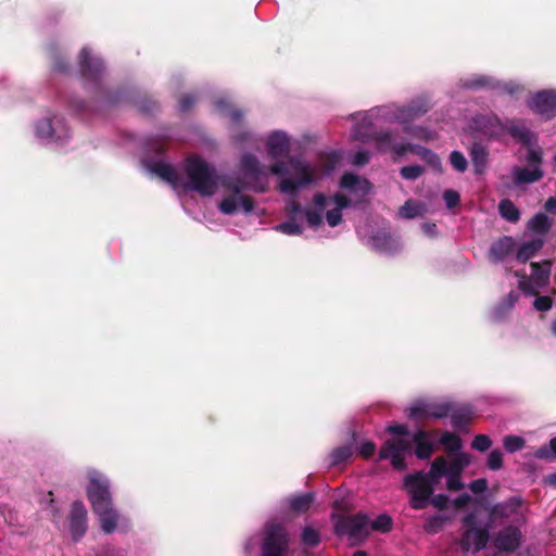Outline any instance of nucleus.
<instances>
[{"mask_svg":"<svg viewBox=\"0 0 556 556\" xmlns=\"http://www.w3.org/2000/svg\"><path fill=\"white\" fill-rule=\"evenodd\" d=\"M370 111L376 119L399 124V103L391 102L388 104L378 105L370 109Z\"/></svg>","mask_w":556,"mask_h":556,"instance_id":"38","label":"nucleus"},{"mask_svg":"<svg viewBox=\"0 0 556 556\" xmlns=\"http://www.w3.org/2000/svg\"><path fill=\"white\" fill-rule=\"evenodd\" d=\"M514 250V240L511 237L504 236L495 241L489 251V258L493 263L505 260Z\"/></svg>","mask_w":556,"mask_h":556,"instance_id":"31","label":"nucleus"},{"mask_svg":"<svg viewBox=\"0 0 556 556\" xmlns=\"http://www.w3.org/2000/svg\"><path fill=\"white\" fill-rule=\"evenodd\" d=\"M48 49L53 60V70L59 73H67L68 65L65 62L64 58L58 52L56 46L50 45Z\"/></svg>","mask_w":556,"mask_h":556,"instance_id":"50","label":"nucleus"},{"mask_svg":"<svg viewBox=\"0 0 556 556\" xmlns=\"http://www.w3.org/2000/svg\"><path fill=\"white\" fill-rule=\"evenodd\" d=\"M464 531L459 540L463 552L479 553L490 539V523H482L477 511H470L462 519Z\"/></svg>","mask_w":556,"mask_h":556,"instance_id":"9","label":"nucleus"},{"mask_svg":"<svg viewBox=\"0 0 556 556\" xmlns=\"http://www.w3.org/2000/svg\"><path fill=\"white\" fill-rule=\"evenodd\" d=\"M266 150L273 159L286 156L290 151V137L283 130H275L266 138Z\"/></svg>","mask_w":556,"mask_h":556,"instance_id":"26","label":"nucleus"},{"mask_svg":"<svg viewBox=\"0 0 556 556\" xmlns=\"http://www.w3.org/2000/svg\"><path fill=\"white\" fill-rule=\"evenodd\" d=\"M350 118L355 122L351 129L352 139L364 143L371 142L375 132H377L374 128V121L377 119L371 111L356 112L351 114Z\"/></svg>","mask_w":556,"mask_h":556,"instance_id":"18","label":"nucleus"},{"mask_svg":"<svg viewBox=\"0 0 556 556\" xmlns=\"http://www.w3.org/2000/svg\"><path fill=\"white\" fill-rule=\"evenodd\" d=\"M34 136L41 144L56 149L66 148L73 138L66 118L53 111L47 112L34 123Z\"/></svg>","mask_w":556,"mask_h":556,"instance_id":"5","label":"nucleus"},{"mask_svg":"<svg viewBox=\"0 0 556 556\" xmlns=\"http://www.w3.org/2000/svg\"><path fill=\"white\" fill-rule=\"evenodd\" d=\"M488 149L478 142H475L470 149V157L476 174L484 173L488 164Z\"/></svg>","mask_w":556,"mask_h":556,"instance_id":"40","label":"nucleus"},{"mask_svg":"<svg viewBox=\"0 0 556 556\" xmlns=\"http://www.w3.org/2000/svg\"><path fill=\"white\" fill-rule=\"evenodd\" d=\"M315 494L312 492L298 494L290 496L286 498V503L288 504L289 508L296 513V514H303L309 509L312 504L314 503Z\"/></svg>","mask_w":556,"mask_h":556,"instance_id":"37","label":"nucleus"},{"mask_svg":"<svg viewBox=\"0 0 556 556\" xmlns=\"http://www.w3.org/2000/svg\"><path fill=\"white\" fill-rule=\"evenodd\" d=\"M197 96L193 93H186L179 100V111L187 112L189 111L197 102Z\"/></svg>","mask_w":556,"mask_h":556,"instance_id":"61","label":"nucleus"},{"mask_svg":"<svg viewBox=\"0 0 556 556\" xmlns=\"http://www.w3.org/2000/svg\"><path fill=\"white\" fill-rule=\"evenodd\" d=\"M498 213L505 220L517 223L520 219V211L509 199L501 200L498 203Z\"/></svg>","mask_w":556,"mask_h":556,"instance_id":"45","label":"nucleus"},{"mask_svg":"<svg viewBox=\"0 0 556 556\" xmlns=\"http://www.w3.org/2000/svg\"><path fill=\"white\" fill-rule=\"evenodd\" d=\"M327 210V195L323 192L314 194L312 205L303 207L296 201H290L286 204V220L275 227V229L287 236H301L304 231L303 222L307 226L317 230L325 220Z\"/></svg>","mask_w":556,"mask_h":556,"instance_id":"4","label":"nucleus"},{"mask_svg":"<svg viewBox=\"0 0 556 556\" xmlns=\"http://www.w3.org/2000/svg\"><path fill=\"white\" fill-rule=\"evenodd\" d=\"M505 121L494 114H479L472 117L470 126L473 130L490 138H500L505 135Z\"/></svg>","mask_w":556,"mask_h":556,"instance_id":"21","label":"nucleus"},{"mask_svg":"<svg viewBox=\"0 0 556 556\" xmlns=\"http://www.w3.org/2000/svg\"><path fill=\"white\" fill-rule=\"evenodd\" d=\"M521 536L519 528L507 526L495 534L493 545L500 552H514L520 546Z\"/></svg>","mask_w":556,"mask_h":556,"instance_id":"23","label":"nucleus"},{"mask_svg":"<svg viewBox=\"0 0 556 556\" xmlns=\"http://www.w3.org/2000/svg\"><path fill=\"white\" fill-rule=\"evenodd\" d=\"M439 443L444 447V450L450 453L452 456L456 453H463V441L462 439L452 432L444 431L440 439Z\"/></svg>","mask_w":556,"mask_h":556,"instance_id":"43","label":"nucleus"},{"mask_svg":"<svg viewBox=\"0 0 556 556\" xmlns=\"http://www.w3.org/2000/svg\"><path fill=\"white\" fill-rule=\"evenodd\" d=\"M533 306L536 311L547 312L553 306V300L548 295H539L535 298Z\"/></svg>","mask_w":556,"mask_h":556,"instance_id":"60","label":"nucleus"},{"mask_svg":"<svg viewBox=\"0 0 556 556\" xmlns=\"http://www.w3.org/2000/svg\"><path fill=\"white\" fill-rule=\"evenodd\" d=\"M450 163H451L452 167L459 173H464L468 167V162H467L465 155L460 151H457V150H454L451 152Z\"/></svg>","mask_w":556,"mask_h":556,"instance_id":"53","label":"nucleus"},{"mask_svg":"<svg viewBox=\"0 0 556 556\" xmlns=\"http://www.w3.org/2000/svg\"><path fill=\"white\" fill-rule=\"evenodd\" d=\"M427 213V205L422 202L409 199L399 208L397 216L402 219H413L424 216Z\"/></svg>","mask_w":556,"mask_h":556,"instance_id":"35","label":"nucleus"},{"mask_svg":"<svg viewBox=\"0 0 556 556\" xmlns=\"http://www.w3.org/2000/svg\"><path fill=\"white\" fill-rule=\"evenodd\" d=\"M432 99L429 93H420L405 104H399V125L402 128L412 124L415 119L427 114L432 108Z\"/></svg>","mask_w":556,"mask_h":556,"instance_id":"17","label":"nucleus"},{"mask_svg":"<svg viewBox=\"0 0 556 556\" xmlns=\"http://www.w3.org/2000/svg\"><path fill=\"white\" fill-rule=\"evenodd\" d=\"M486 465L491 470H498L503 466V453L500 450H493L488 456Z\"/></svg>","mask_w":556,"mask_h":556,"instance_id":"56","label":"nucleus"},{"mask_svg":"<svg viewBox=\"0 0 556 556\" xmlns=\"http://www.w3.org/2000/svg\"><path fill=\"white\" fill-rule=\"evenodd\" d=\"M86 478V494L91 507L113 500L111 481L104 472L96 468H88Z\"/></svg>","mask_w":556,"mask_h":556,"instance_id":"13","label":"nucleus"},{"mask_svg":"<svg viewBox=\"0 0 556 556\" xmlns=\"http://www.w3.org/2000/svg\"><path fill=\"white\" fill-rule=\"evenodd\" d=\"M519 300V292L511 290L505 298L501 299L491 312V319L495 323L505 321L513 312Z\"/></svg>","mask_w":556,"mask_h":556,"instance_id":"28","label":"nucleus"},{"mask_svg":"<svg viewBox=\"0 0 556 556\" xmlns=\"http://www.w3.org/2000/svg\"><path fill=\"white\" fill-rule=\"evenodd\" d=\"M357 452L361 456L368 458L374 455L376 451V444L371 441L365 440L357 443Z\"/></svg>","mask_w":556,"mask_h":556,"instance_id":"59","label":"nucleus"},{"mask_svg":"<svg viewBox=\"0 0 556 556\" xmlns=\"http://www.w3.org/2000/svg\"><path fill=\"white\" fill-rule=\"evenodd\" d=\"M91 508L98 517L102 532L105 534L125 531L129 526L128 519L115 507L113 500Z\"/></svg>","mask_w":556,"mask_h":556,"instance_id":"14","label":"nucleus"},{"mask_svg":"<svg viewBox=\"0 0 556 556\" xmlns=\"http://www.w3.org/2000/svg\"><path fill=\"white\" fill-rule=\"evenodd\" d=\"M402 129L408 137L413 139L429 142L437 138V134L434 130L421 125H413L412 123L409 125L404 126Z\"/></svg>","mask_w":556,"mask_h":556,"instance_id":"42","label":"nucleus"},{"mask_svg":"<svg viewBox=\"0 0 556 556\" xmlns=\"http://www.w3.org/2000/svg\"><path fill=\"white\" fill-rule=\"evenodd\" d=\"M400 174L406 180H416L424 174V167L420 165H408L401 168Z\"/></svg>","mask_w":556,"mask_h":556,"instance_id":"54","label":"nucleus"},{"mask_svg":"<svg viewBox=\"0 0 556 556\" xmlns=\"http://www.w3.org/2000/svg\"><path fill=\"white\" fill-rule=\"evenodd\" d=\"M505 134H509L516 141L530 144L534 138L533 132L520 121L505 119Z\"/></svg>","mask_w":556,"mask_h":556,"instance_id":"30","label":"nucleus"},{"mask_svg":"<svg viewBox=\"0 0 556 556\" xmlns=\"http://www.w3.org/2000/svg\"><path fill=\"white\" fill-rule=\"evenodd\" d=\"M353 444H345L334 447L328 455V466L337 467L346 464L353 456Z\"/></svg>","mask_w":556,"mask_h":556,"instance_id":"39","label":"nucleus"},{"mask_svg":"<svg viewBox=\"0 0 556 556\" xmlns=\"http://www.w3.org/2000/svg\"><path fill=\"white\" fill-rule=\"evenodd\" d=\"M214 105L216 111L223 116H228L233 125H238L240 123L242 112L238 109H232L226 99H217Z\"/></svg>","mask_w":556,"mask_h":556,"instance_id":"44","label":"nucleus"},{"mask_svg":"<svg viewBox=\"0 0 556 556\" xmlns=\"http://www.w3.org/2000/svg\"><path fill=\"white\" fill-rule=\"evenodd\" d=\"M448 517L445 514H434L427 517L424 523V530L429 534L439 533L447 522Z\"/></svg>","mask_w":556,"mask_h":556,"instance_id":"46","label":"nucleus"},{"mask_svg":"<svg viewBox=\"0 0 556 556\" xmlns=\"http://www.w3.org/2000/svg\"><path fill=\"white\" fill-rule=\"evenodd\" d=\"M393 528V519L387 514L378 515L374 520L369 519V531H375L379 533H389Z\"/></svg>","mask_w":556,"mask_h":556,"instance_id":"47","label":"nucleus"},{"mask_svg":"<svg viewBox=\"0 0 556 556\" xmlns=\"http://www.w3.org/2000/svg\"><path fill=\"white\" fill-rule=\"evenodd\" d=\"M78 65L84 87L92 99L90 103H87L76 97H67L65 101L73 114L81 118H88L104 109L126 101V94L123 90H113L106 84L103 61L90 48L84 47L81 49Z\"/></svg>","mask_w":556,"mask_h":556,"instance_id":"2","label":"nucleus"},{"mask_svg":"<svg viewBox=\"0 0 556 556\" xmlns=\"http://www.w3.org/2000/svg\"><path fill=\"white\" fill-rule=\"evenodd\" d=\"M142 165L147 172L166 181L174 189L197 191L204 197L219 192L222 200L217 207L225 215H233L239 211L252 213L254 201L243 194V191L265 192L268 188L269 173L280 177V192L292 198L320 179L319 165L301 156L290 157L287 164L276 162L267 170L260 160L249 152L241 155L239 163V169L248 180L235 173L219 176L213 165L199 156L185 160L181 165L182 174L164 160L144 159Z\"/></svg>","mask_w":556,"mask_h":556,"instance_id":"1","label":"nucleus"},{"mask_svg":"<svg viewBox=\"0 0 556 556\" xmlns=\"http://www.w3.org/2000/svg\"><path fill=\"white\" fill-rule=\"evenodd\" d=\"M511 175L515 186L521 187L540 181L544 176V170L539 167L514 166Z\"/></svg>","mask_w":556,"mask_h":556,"instance_id":"29","label":"nucleus"},{"mask_svg":"<svg viewBox=\"0 0 556 556\" xmlns=\"http://www.w3.org/2000/svg\"><path fill=\"white\" fill-rule=\"evenodd\" d=\"M452 410V402L447 400H418L407 408V416L410 419L435 418L441 419L448 416Z\"/></svg>","mask_w":556,"mask_h":556,"instance_id":"15","label":"nucleus"},{"mask_svg":"<svg viewBox=\"0 0 556 556\" xmlns=\"http://www.w3.org/2000/svg\"><path fill=\"white\" fill-rule=\"evenodd\" d=\"M379 152H391L394 159L404 156L407 153V143L396 141L395 135L390 129H382L375 132L372 141Z\"/></svg>","mask_w":556,"mask_h":556,"instance_id":"22","label":"nucleus"},{"mask_svg":"<svg viewBox=\"0 0 556 556\" xmlns=\"http://www.w3.org/2000/svg\"><path fill=\"white\" fill-rule=\"evenodd\" d=\"M525 445V439L519 435H506L503 439V446L510 454L522 450Z\"/></svg>","mask_w":556,"mask_h":556,"instance_id":"48","label":"nucleus"},{"mask_svg":"<svg viewBox=\"0 0 556 556\" xmlns=\"http://www.w3.org/2000/svg\"><path fill=\"white\" fill-rule=\"evenodd\" d=\"M409 441L410 444L414 443L416 445L415 455L418 459H429L435 451L432 435L430 432L426 430H416L415 432L412 433Z\"/></svg>","mask_w":556,"mask_h":556,"instance_id":"27","label":"nucleus"},{"mask_svg":"<svg viewBox=\"0 0 556 556\" xmlns=\"http://www.w3.org/2000/svg\"><path fill=\"white\" fill-rule=\"evenodd\" d=\"M407 152H412L419 156L422 161H425L428 165H430L433 169L441 172L442 170V163L437 153L431 151L430 149L414 144V143H407Z\"/></svg>","mask_w":556,"mask_h":556,"instance_id":"33","label":"nucleus"},{"mask_svg":"<svg viewBox=\"0 0 556 556\" xmlns=\"http://www.w3.org/2000/svg\"><path fill=\"white\" fill-rule=\"evenodd\" d=\"M371 248L380 253L394 254L402 248L400 239L387 230H378L369 238Z\"/></svg>","mask_w":556,"mask_h":556,"instance_id":"25","label":"nucleus"},{"mask_svg":"<svg viewBox=\"0 0 556 556\" xmlns=\"http://www.w3.org/2000/svg\"><path fill=\"white\" fill-rule=\"evenodd\" d=\"M544 241L543 238H533L521 243L516 254L517 261L526 263L532 258L543 248Z\"/></svg>","mask_w":556,"mask_h":556,"instance_id":"36","label":"nucleus"},{"mask_svg":"<svg viewBox=\"0 0 556 556\" xmlns=\"http://www.w3.org/2000/svg\"><path fill=\"white\" fill-rule=\"evenodd\" d=\"M302 543L308 547H315L320 542V535L317 530L314 528L306 526L301 534Z\"/></svg>","mask_w":556,"mask_h":556,"instance_id":"49","label":"nucleus"},{"mask_svg":"<svg viewBox=\"0 0 556 556\" xmlns=\"http://www.w3.org/2000/svg\"><path fill=\"white\" fill-rule=\"evenodd\" d=\"M387 430L399 437L386 441L379 451V458L390 460L395 470L403 471L407 468L405 457L412 451L409 440L413 432L405 425H390Z\"/></svg>","mask_w":556,"mask_h":556,"instance_id":"6","label":"nucleus"},{"mask_svg":"<svg viewBox=\"0 0 556 556\" xmlns=\"http://www.w3.org/2000/svg\"><path fill=\"white\" fill-rule=\"evenodd\" d=\"M492 445L491 439L485 434H478L473 438L471 442V448L478 452H485Z\"/></svg>","mask_w":556,"mask_h":556,"instance_id":"55","label":"nucleus"},{"mask_svg":"<svg viewBox=\"0 0 556 556\" xmlns=\"http://www.w3.org/2000/svg\"><path fill=\"white\" fill-rule=\"evenodd\" d=\"M534 456L538 459H549L556 457V438L549 440L548 444L540 446L535 452Z\"/></svg>","mask_w":556,"mask_h":556,"instance_id":"52","label":"nucleus"},{"mask_svg":"<svg viewBox=\"0 0 556 556\" xmlns=\"http://www.w3.org/2000/svg\"><path fill=\"white\" fill-rule=\"evenodd\" d=\"M469 489L475 494H481L488 489V481L483 478L473 480L469 484Z\"/></svg>","mask_w":556,"mask_h":556,"instance_id":"62","label":"nucleus"},{"mask_svg":"<svg viewBox=\"0 0 556 556\" xmlns=\"http://www.w3.org/2000/svg\"><path fill=\"white\" fill-rule=\"evenodd\" d=\"M232 141L240 148H256L261 139L248 129L233 130L231 135Z\"/></svg>","mask_w":556,"mask_h":556,"instance_id":"41","label":"nucleus"},{"mask_svg":"<svg viewBox=\"0 0 556 556\" xmlns=\"http://www.w3.org/2000/svg\"><path fill=\"white\" fill-rule=\"evenodd\" d=\"M531 275L522 276L518 281L519 289L527 295H536L549 282L552 264L548 261L531 263Z\"/></svg>","mask_w":556,"mask_h":556,"instance_id":"16","label":"nucleus"},{"mask_svg":"<svg viewBox=\"0 0 556 556\" xmlns=\"http://www.w3.org/2000/svg\"><path fill=\"white\" fill-rule=\"evenodd\" d=\"M520 502L517 498L494 505L490 510V525L491 522L504 523L505 521H515L520 515Z\"/></svg>","mask_w":556,"mask_h":556,"instance_id":"24","label":"nucleus"},{"mask_svg":"<svg viewBox=\"0 0 556 556\" xmlns=\"http://www.w3.org/2000/svg\"><path fill=\"white\" fill-rule=\"evenodd\" d=\"M429 504H432L435 508L444 509L447 505V496L444 494L432 495Z\"/></svg>","mask_w":556,"mask_h":556,"instance_id":"63","label":"nucleus"},{"mask_svg":"<svg viewBox=\"0 0 556 556\" xmlns=\"http://www.w3.org/2000/svg\"><path fill=\"white\" fill-rule=\"evenodd\" d=\"M470 463L471 456L468 453H456L452 456L450 464H447L444 457L439 456L431 463V475L434 477V480L439 482L445 477L446 488L450 491H459L464 489L462 473Z\"/></svg>","mask_w":556,"mask_h":556,"instance_id":"7","label":"nucleus"},{"mask_svg":"<svg viewBox=\"0 0 556 556\" xmlns=\"http://www.w3.org/2000/svg\"><path fill=\"white\" fill-rule=\"evenodd\" d=\"M404 486L407 490L410 500L409 506L413 509L420 510L426 508L430 503V497L433 495L435 485L439 483L429 471H416L408 473L404 477Z\"/></svg>","mask_w":556,"mask_h":556,"instance_id":"8","label":"nucleus"},{"mask_svg":"<svg viewBox=\"0 0 556 556\" xmlns=\"http://www.w3.org/2000/svg\"><path fill=\"white\" fill-rule=\"evenodd\" d=\"M552 227L551 218L542 212L534 214V216L528 222L527 229L533 233L534 238H543L549 231Z\"/></svg>","mask_w":556,"mask_h":556,"instance_id":"32","label":"nucleus"},{"mask_svg":"<svg viewBox=\"0 0 556 556\" xmlns=\"http://www.w3.org/2000/svg\"><path fill=\"white\" fill-rule=\"evenodd\" d=\"M370 157L371 153L368 150L359 149L353 154L351 163L355 166H363L369 162Z\"/></svg>","mask_w":556,"mask_h":556,"instance_id":"57","label":"nucleus"},{"mask_svg":"<svg viewBox=\"0 0 556 556\" xmlns=\"http://www.w3.org/2000/svg\"><path fill=\"white\" fill-rule=\"evenodd\" d=\"M459 90L480 91L490 90L497 93L515 94L522 90V86L515 80H500L485 74H471L456 83Z\"/></svg>","mask_w":556,"mask_h":556,"instance_id":"10","label":"nucleus"},{"mask_svg":"<svg viewBox=\"0 0 556 556\" xmlns=\"http://www.w3.org/2000/svg\"><path fill=\"white\" fill-rule=\"evenodd\" d=\"M261 556H287L289 552V532L285 525L275 519L263 526Z\"/></svg>","mask_w":556,"mask_h":556,"instance_id":"11","label":"nucleus"},{"mask_svg":"<svg viewBox=\"0 0 556 556\" xmlns=\"http://www.w3.org/2000/svg\"><path fill=\"white\" fill-rule=\"evenodd\" d=\"M527 104L532 112L542 118L552 119L556 116V91H538L528 99Z\"/></svg>","mask_w":556,"mask_h":556,"instance_id":"19","label":"nucleus"},{"mask_svg":"<svg viewBox=\"0 0 556 556\" xmlns=\"http://www.w3.org/2000/svg\"><path fill=\"white\" fill-rule=\"evenodd\" d=\"M342 190L349 194L337 192L332 197L327 195V210L325 222L331 228L342 223V211L365 202L367 195L372 189L371 182L355 173H344L339 181Z\"/></svg>","mask_w":556,"mask_h":556,"instance_id":"3","label":"nucleus"},{"mask_svg":"<svg viewBox=\"0 0 556 556\" xmlns=\"http://www.w3.org/2000/svg\"><path fill=\"white\" fill-rule=\"evenodd\" d=\"M334 532L340 536H348L351 544L356 545L369 535V516L362 511L340 516L334 520Z\"/></svg>","mask_w":556,"mask_h":556,"instance_id":"12","label":"nucleus"},{"mask_svg":"<svg viewBox=\"0 0 556 556\" xmlns=\"http://www.w3.org/2000/svg\"><path fill=\"white\" fill-rule=\"evenodd\" d=\"M472 410L468 405L455 406L452 403V410L450 412L451 425L455 430L462 431L466 428Z\"/></svg>","mask_w":556,"mask_h":556,"instance_id":"34","label":"nucleus"},{"mask_svg":"<svg viewBox=\"0 0 556 556\" xmlns=\"http://www.w3.org/2000/svg\"><path fill=\"white\" fill-rule=\"evenodd\" d=\"M443 200L447 208H453L459 204L460 195L457 191L447 189L443 192Z\"/></svg>","mask_w":556,"mask_h":556,"instance_id":"58","label":"nucleus"},{"mask_svg":"<svg viewBox=\"0 0 556 556\" xmlns=\"http://www.w3.org/2000/svg\"><path fill=\"white\" fill-rule=\"evenodd\" d=\"M528 166L542 168L543 153L541 148L530 147L525 157Z\"/></svg>","mask_w":556,"mask_h":556,"instance_id":"51","label":"nucleus"},{"mask_svg":"<svg viewBox=\"0 0 556 556\" xmlns=\"http://www.w3.org/2000/svg\"><path fill=\"white\" fill-rule=\"evenodd\" d=\"M421 229H422L424 233L431 239H434L438 237L439 231H438V227L434 223H424L421 225Z\"/></svg>","mask_w":556,"mask_h":556,"instance_id":"64","label":"nucleus"},{"mask_svg":"<svg viewBox=\"0 0 556 556\" xmlns=\"http://www.w3.org/2000/svg\"><path fill=\"white\" fill-rule=\"evenodd\" d=\"M87 509L81 501H75L71 505L68 514V531L73 541L78 542L86 534L88 529Z\"/></svg>","mask_w":556,"mask_h":556,"instance_id":"20","label":"nucleus"}]
</instances>
